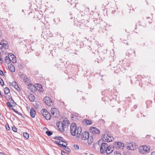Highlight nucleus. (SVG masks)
<instances>
[{"label":"nucleus","instance_id":"5701e85b","mask_svg":"<svg viewBox=\"0 0 155 155\" xmlns=\"http://www.w3.org/2000/svg\"><path fill=\"white\" fill-rule=\"evenodd\" d=\"M101 148H103L104 149L107 150V149L108 148V145L107 143H102L101 146Z\"/></svg>","mask_w":155,"mask_h":155},{"label":"nucleus","instance_id":"2eb2a0df","mask_svg":"<svg viewBox=\"0 0 155 155\" xmlns=\"http://www.w3.org/2000/svg\"><path fill=\"white\" fill-rule=\"evenodd\" d=\"M30 114L32 118H34L36 115V111L35 109L33 107L31 108L30 109Z\"/></svg>","mask_w":155,"mask_h":155},{"label":"nucleus","instance_id":"f3484780","mask_svg":"<svg viewBox=\"0 0 155 155\" xmlns=\"http://www.w3.org/2000/svg\"><path fill=\"white\" fill-rule=\"evenodd\" d=\"M9 70L12 72H14L15 71V68L14 65L12 64H10L8 66Z\"/></svg>","mask_w":155,"mask_h":155},{"label":"nucleus","instance_id":"4468645a","mask_svg":"<svg viewBox=\"0 0 155 155\" xmlns=\"http://www.w3.org/2000/svg\"><path fill=\"white\" fill-rule=\"evenodd\" d=\"M2 49L4 48L5 49H7L8 48V45L7 42L5 39L2 41Z\"/></svg>","mask_w":155,"mask_h":155},{"label":"nucleus","instance_id":"69168bd1","mask_svg":"<svg viewBox=\"0 0 155 155\" xmlns=\"http://www.w3.org/2000/svg\"><path fill=\"white\" fill-rule=\"evenodd\" d=\"M2 35V34L1 33V32H0V37H1Z\"/></svg>","mask_w":155,"mask_h":155},{"label":"nucleus","instance_id":"b1692460","mask_svg":"<svg viewBox=\"0 0 155 155\" xmlns=\"http://www.w3.org/2000/svg\"><path fill=\"white\" fill-rule=\"evenodd\" d=\"M57 112V109L56 108H53V109H52H52L51 110V114L52 115H54V116L55 117H56V116H55L54 115V114L55 113L56 114H57V113H56Z\"/></svg>","mask_w":155,"mask_h":155},{"label":"nucleus","instance_id":"c756f323","mask_svg":"<svg viewBox=\"0 0 155 155\" xmlns=\"http://www.w3.org/2000/svg\"><path fill=\"white\" fill-rule=\"evenodd\" d=\"M10 92V90L8 87H6L4 89V92L5 94H7Z\"/></svg>","mask_w":155,"mask_h":155},{"label":"nucleus","instance_id":"338daca9","mask_svg":"<svg viewBox=\"0 0 155 155\" xmlns=\"http://www.w3.org/2000/svg\"><path fill=\"white\" fill-rule=\"evenodd\" d=\"M77 93H78L79 92V90H77Z\"/></svg>","mask_w":155,"mask_h":155},{"label":"nucleus","instance_id":"f8f14e48","mask_svg":"<svg viewBox=\"0 0 155 155\" xmlns=\"http://www.w3.org/2000/svg\"><path fill=\"white\" fill-rule=\"evenodd\" d=\"M57 126L58 128L61 132H63L64 131V125H61V123L60 122H58L56 123Z\"/></svg>","mask_w":155,"mask_h":155},{"label":"nucleus","instance_id":"680f3d73","mask_svg":"<svg viewBox=\"0 0 155 155\" xmlns=\"http://www.w3.org/2000/svg\"><path fill=\"white\" fill-rule=\"evenodd\" d=\"M0 95L2 97H3V95H2V93H1V91H0Z\"/></svg>","mask_w":155,"mask_h":155},{"label":"nucleus","instance_id":"e2e57ef3","mask_svg":"<svg viewBox=\"0 0 155 155\" xmlns=\"http://www.w3.org/2000/svg\"><path fill=\"white\" fill-rule=\"evenodd\" d=\"M10 99L11 100V101H12V102L14 101V100L12 99V97H11V99Z\"/></svg>","mask_w":155,"mask_h":155},{"label":"nucleus","instance_id":"de8ad7c7","mask_svg":"<svg viewBox=\"0 0 155 155\" xmlns=\"http://www.w3.org/2000/svg\"><path fill=\"white\" fill-rule=\"evenodd\" d=\"M123 43L126 45H128V42L126 39H124L123 41Z\"/></svg>","mask_w":155,"mask_h":155},{"label":"nucleus","instance_id":"58836bf2","mask_svg":"<svg viewBox=\"0 0 155 155\" xmlns=\"http://www.w3.org/2000/svg\"><path fill=\"white\" fill-rule=\"evenodd\" d=\"M61 154L62 155H69L68 154L66 153L64 151L62 150L61 151Z\"/></svg>","mask_w":155,"mask_h":155},{"label":"nucleus","instance_id":"f03ea898","mask_svg":"<svg viewBox=\"0 0 155 155\" xmlns=\"http://www.w3.org/2000/svg\"><path fill=\"white\" fill-rule=\"evenodd\" d=\"M139 150L140 153L144 154L148 153L150 151V147L148 146L143 145L139 147Z\"/></svg>","mask_w":155,"mask_h":155},{"label":"nucleus","instance_id":"a18cd8bd","mask_svg":"<svg viewBox=\"0 0 155 155\" xmlns=\"http://www.w3.org/2000/svg\"><path fill=\"white\" fill-rule=\"evenodd\" d=\"M107 136V135L106 134H104L102 136V137L103 138V140L104 141H105V140H104L105 139H106V137Z\"/></svg>","mask_w":155,"mask_h":155},{"label":"nucleus","instance_id":"79ce46f5","mask_svg":"<svg viewBox=\"0 0 155 155\" xmlns=\"http://www.w3.org/2000/svg\"><path fill=\"white\" fill-rule=\"evenodd\" d=\"M12 130L15 132H16L17 131V129L15 126L12 127Z\"/></svg>","mask_w":155,"mask_h":155},{"label":"nucleus","instance_id":"603ef678","mask_svg":"<svg viewBox=\"0 0 155 155\" xmlns=\"http://www.w3.org/2000/svg\"><path fill=\"white\" fill-rule=\"evenodd\" d=\"M12 110H13L14 112H15V113H17V112H18V111H17V110H15V109H14V108H12Z\"/></svg>","mask_w":155,"mask_h":155},{"label":"nucleus","instance_id":"c03bdc74","mask_svg":"<svg viewBox=\"0 0 155 155\" xmlns=\"http://www.w3.org/2000/svg\"><path fill=\"white\" fill-rule=\"evenodd\" d=\"M7 105L10 108L11 107H12V106L11 104L9 102H7L6 103Z\"/></svg>","mask_w":155,"mask_h":155},{"label":"nucleus","instance_id":"393cba45","mask_svg":"<svg viewBox=\"0 0 155 155\" xmlns=\"http://www.w3.org/2000/svg\"><path fill=\"white\" fill-rule=\"evenodd\" d=\"M41 113L42 114L43 116H44L47 114L48 113V112L45 109H43L41 111Z\"/></svg>","mask_w":155,"mask_h":155},{"label":"nucleus","instance_id":"bf43d9fd","mask_svg":"<svg viewBox=\"0 0 155 155\" xmlns=\"http://www.w3.org/2000/svg\"><path fill=\"white\" fill-rule=\"evenodd\" d=\"M0 155H6V154L0 152Z\"/></svg>","mask_w":155,"mask_h":155},{"label":"nucleus","instance_id":"ddd939ff","mask_svg":"<svg viewBox=\"0 0 155 155\" xmlns=\"http://www.w3.org/2000/svg\"><path fill=\"white\" fill-rule=\"evenodd\" d=\"M61 125H64L65 127H66L68 126L70 124V123L68 119L67 118H65L64 119L62 122L61 123Z\"/></svg>","mask_w":155,"mask_h":155},{"label":"nucleus","instance_id":"9b49d317","mask_svg":"<svg viewBox=\"0 0 155 155\" xmlns=\"http://www.w3.org/2000/svg\"><path fill=\"white\" fill-rule=\"evenodd\" d=\"M106 139H105V141L108 142L112 141L114 140L113 137L111 136L110 134H107V136L106 137Z\"/></svg>","mask_w":155,"mask_h":155},{"label":"nucleus","instance_id":"13d9d810","mask_svg":"<svg viewBox=\"0 0 155 155\" xmlns=\"http://www.w3.org/2000/svg\"><path fill=\"white\" fill-rule=\"evenodd\" d=\"M151 155H155V152H152Z\"/></svg>","mask_w":155,"mask_h":155},{"label":"nucleus","instance_id":"49530a36","mask_svg":"<svg viewBox=\"0 0 155 155\" xmlns=\"http://www.w3.org/2000/svg\"><path fill=\"white\" fill-rule=\"evenodd\" d=\"M5 98L8 101H10V99H11V97H10V96H9L8 95L6 96Z\"/></svg>","mask_w":155,"mask_h":155},{"label":"nucleus","instance_id":"0eeeda50","mask_svg":"<svg viewBox=\"0 0 155 155\" xmlns=\"http://www.w3.org/2000/svg\"><path fill=\"white\" fill-rule=\"evenodd\" d=\"M102 55H103V53L100 54L98 53H97L96 54V57L97 60V61L98 63L101 62L104 59V58L102 56Z\"/></svg>","mask_w":155,"mask_h":155},{"label":"nucleus","instance_id":"09e8293b","mask_svg":"<svg viewBox=\"0 0 155 155\" xmlns=\"http://www.w3.org/2000/svg\"><path fill=\"white\" fill-rule=\"evenodd\" d=\"M115 155H120V153L118 151H116L114 153Z\"/></svg>","mask_w":155,"mask_h":155},{"label":"nucleus","instance_id":"473e14b6","mask_svg":"<svg viewBox=\"0 0 155 155\" xmlns=\"http://www.w3.org/2000/svg\"><path fill=\"white\" fill-rule=\"evenodd\" d=\"M23 135L24 136V137L27 139H28L29 137V134L27 133L26 132L23 133Z\"/></svg>","mask_w":155,"mask_h":155},{"label":"nucleus","instance_id":"9d476101","mask_svg":"<svg viewBox=\"0 0 155 155\" xmlns=\"http://www.w3.org/2000/svg\"><path fill=\"white\" fill-rule=\"evenodd\" d=\"M28 89L32 92H34L37 89V87L32 84H28Z\"/></svg>","mask_w":155,"mask_h":155},{"label":"nucleus","instance_id":"774afa93","mask_svg":"<svg viewBox=\"0 0 155 155\" xmlns=\"http://www.w3.org/2000/svg\"><path fill=\"white\" fill-rule=\"evenodd\" d=\"M90 155H93V154H91Z\"/></svg>","mask_w":155,"mask_h":155},{"label":"nucleus","instance_id":"39448f33","mask_svg":"<svg viewBox=\"0 0 155 155\" xmlns=\"http://www.w3.org/2000/svg\"><path fill=\"white\" fill-rule=\"evenodd\" d=\"M43 101L45 104L48 106H51V105L53 104L52 102L51 98L48 97H45Z\"/></svg>","mask_w":155,"mask_h":155},{"label":"nucleus","instance_id":"4be33fe9","mask_svg":"<svg viewBox=\"0 0 155 155\" xmlns=\"http://www.w3.org/2000/svg\"><path fill=\"white\" fill-rule=\"evenodd\" d=\"M47 120H50L51 118V114L48 112V114H46V115L44 116H43Z\"/></svg>","mask_w":155,"mask_h":155},{"label":"nucleus","instance_id":"dca6fc26","mask_svg":"<svg viewBox=\"0 0 155 155\" xmlns=\"http://www.w3.org/2000/svg\"><path fill=\"white\" fill-rule=\"evenodd\" d=\"M11 84L18 91H21V90L20 88L18 89V88H19V87L15 81H13Z\"/></svg>","mask_w":155,"mask_h":155},{"label":"nucleus","instance_id":"864d4df0","mask_svg":"<svg viewBox=\"0 0 155 155\" xmlns=\"http://www.w3.org/2000/svg\"><path fill=\"white\" fill-rule=\"evenodd\" d=\"M12 110H13L14 112H15V113H17V112H18V111H17V110H15V109H14V108H12Z\"/></svg>","mask_w":155,"mask_h":155},{"label":"nucleus","instance_id":"052dcab7","mask_svg":"<svg viewBox=\"0 0 155 155\" xmlns=\"http://www.w3.org/2000/svg\"><path fill=\"white\" fill-rule=\"evenodd\" d=\"M12 104L13 105L15 106V105L16 104V103L14 102V101H13Z\"/></svg>","mask_w":155,"mask_h":155},{"label":"nucleus","instance_id":"20e7f679","mask_svg":"<svg viewBox=\"0 0 155 155\" xmlns=\"http://www.w3.org/2000/svg\"><path fill=\"white\" fill-rule=\"evenodd\" d=\"M124 144L120 141L116 142L114 144V148L116 149H123L124 147Z\"/></svg>","mask_w":155,"mask_h":155},{"label":"nucleus","instance_id":"2f4dec72","mask_svg":"<svg viewBox=\"0 0 155 155\" xmlns=\"http://www.w3.org/2000/svg\"><path fill=\"white\" fill-rule=\"evenodd\" d=\"M107 151L106 150H105L103 148H102L101 147V146L100 149V152L102 153H105L106 151Z\"/></svg>","mask_w":155,"mask_h":155},{"label":"nucleus","instance_id":"aec40b11","mask_svg":"<svg viewBox=\"0 0 155 155\" xmlns=\"http://www.w3.org/2000/svg\"><path fill=\"white\" fill-rule=\"evenodd\" d=\"M24 80L25 82L28 85V84H31L30 83L31 81L30 79L27 77H25L24 78Z\"/></svg>","mask_w":155,"mask_h":155},{"label":"nucleus","instance_id":"6ab92c4d","mask_svg":"<svg viewBox=\"0 0 155 155\" xmlns=\"http://www.w3.org/2000/svg\"><path fill=\"white\" fill-rule=\"evenodd\" d=\"M133 51H134L133 53L134 54V56L136 57V55H135V51H134V50L133 51H131V49L130 50H129L128 52L126 53V55L128 56V57H130L132 55V54L133 53L132 52Z\"/></svg>","mask_w":155,"mask_h":155},{"label":"nucleus","instance_id":"4d7b16f0","mask_svg":"<svg viewBox=\"0 0 155 155\" xmlns=\"http://www.w3.org/2000/svg\"><path fill=\"white\" fill-rule=\"evenodd\" d=\"M105 152L106 153V154H109L111 153L112 152H111V151H110L109 152L107 151H106Z\"/></svg>","mask_w":155,"mask_h":155},{"label":"nucleus","instance_id":"5fc2aeb1","mask_svg":"<svg viewBox=\"0 0 155 155\" xmlns=\"http://www.w3.org/2000/svg\"><path fill=\"white\" fill-rule=\"evenodd\" d=\"M2 42H0V49H2Z\"/></svg>","mask_w":155,"mask_h":155},{"label":"nucleus","instance_id":"412c9836","mask_svg":"<svg viewBox=\"0 0 155 155\" xmlns=\"http://www.w3.org/2000/svg\"><path fill=\"white\" fill-rule=\"evenodd\" d=\"M114 145H110L108 146V148L107 149V150L110 151L111 150V152H112L114 150Z\"/></svg>","mask_w":155,"mask_h":155},{"label":"nucleus","instance_id":"c85d7f7f","mask_svg":"<svg viewBox=\"0 0 155 155\" xmlns=\"http://www.w3.org/2000/svg\"><path fill=\"white\" fill-rule=\"evenodd\" d=\"M83 122L87 125H91L92 124V121L89 120L84 119L83 120Z\"/></svg>","mask_w":155,"mask_h":155},{"label":"nucleus","instance_id":"0e129e2a","mask_svg":"<svg viewBox=\"0 0 155 155\" xmlns=\"http://www.w3.org/2000/svg\"><path fill=\"white\" fill-rule=\"evenodd\" d=\"M120 110V108H119L118 109V112H119Z\"/></svg>","mask_w":155,"mask_h":155},{"label":"nucleus","instance_id":"6e6552de","mask_svg":"<svg viewBox=\"0 0 155 155\" xmlns=\"http://www.w3.org/2000/svg\"><path fill=\"white\" fill-rule=\"evenodd\" d=\"M90 131L93 134H98L100 132L99 130L96 127H92L90 128Z\"/></svg>","mask_w":155,"mask_h":155},{"label":"nucleus","instance_id":"a19ab883","mask_svg":"<svg viewBox=\"0 0 155 155\" xmlns=\"http://www.w3.org/2000/svg\"><path fill=\"white\" fill-rule=\"evenodd\" d=\"M54 138L55 139L59 140H61V139H63V138L60 136H56Z\"/></svg>","mask_w":155,"mask_h":155},{"label":"nucleus","instance_id":"7c9ffc66","mask_svg":"<svg viewBox=\"0 0 155 155\" xmlns=\"http://www.w3.org/2000/svg\"><path fill=\"white\" fill-rule=\"evenodd\" d=\"M10 58L11 57L9 56L8 55V56H6L5 58V62L7 63L8 61H10Z\"/></svg>","mask_w":155,"mask_h":155},{"label":"nucleus","instance_id":"e433bc0d","mask_svg":"<svg viewBox=\"0 0 155 155\" xmlns=\"http://www.w3.org/2000/svg\"><path fill=\"white\" fill-rule=\"evenodd\" d=\"M0 84L2 86H3L4 84V82L3 79L0 77Z\"/></svg>","mask_w":155,"mask_h":155},{"label":"nucleus","instance_id":"cd10ccee","mask_svg":"<svg viewBox=\"0 0 155 155\" xmlns=\"http://www.w3.org/2000/svg\"><path fill=\"white\" fill-rule=\"evenodd\" d=\"M87 140H88V143L89 144H91L93 141V136H91V137H89V138Z\"/></svg>","mask_w":155,"mask_h":155},{"label":"nucleus","instance_id":"423d86ee","mask_svg":"<svg viewBox=\"0 0 155 155\" xmlns=\"http://www.w3.org/2000/svg\"><path fill=\"white\" fill-rule=\"evenodd\" d=\"M82 139L83 140H87L89 137V134L88 131L83 132L81 135Z\"/></svg>","mask_w":155,"mask_h":155},{"label":"nucleus","instance_id":"f257e3e1","mask_svg":"<svg viewBox=\"0 0 155 155\" xmlns=\"http://www.w3.org/2000/svg\"><path fill=\"white\" fill-rule=\"evenodd\" d=\"M82 131L81 128L80 127H78L76 124L73 123L70 125V132L71 135L74 136L76 134L78 137L81 136Z\"/></svg>","mask_w":155,"mask_h":155},{"label":"nucleus","instance_id":"a878e982","mask_svg":"<svg viewBox=\"0 0 155 155\" xmlns=\"http://www.w3.org/2000/svg\"><path fill=\"white\" fill-rule=\"evenodd\" d=\"M28 97L30 100L32 101H35V96L32 94H30L28 96Z\"/></svg>","mask_w":155,"mask_h":155},{"label":"nucleus","instance_id":"f704fd0d","mask_svg":"<svg viewBox=\"0 0 155 155\" xmlns=\"http://www.w3.org/2000/svg\"><path fill=\"white\" fill-rule=\"evenodd\" d=\"M114 72L115 73L118 74V73H122V72L120 70V69H117L116 70H114Z\"/></svg>","mask_w":155,"mask_h":155},{"label":"nucleus","instance_id":"7ed1b4c3","mask_svg":"<svg viewBox=\"0 0 155 155\" xmlns=\"http://www.w3.org/2000/svg\"><path fill=\"white\" fill-rule=\"evenodd\" d=\"M126 146L127 149L131 150H134L137 147L136 143H134L133 144V142H132V143H131V142L127 143L126 144Z\"/></svg>","mask_w":155,"mask_h":155},{"label":"nucleus","instance_id":"72a5a7b5","mask_svg":"<svg viewBox=\"0 0 155 155\" xmlns=\"http://www.w3.org/2000/svg\"><path fill=\"white\" fill-rule=\"evenodd\" d=\"M46 134L48 136H50L52 134V132L49 130H47L46 132Z\"/></svg>","mask_w":155,"mask_h":155},{"label":"nucleus","instance_id":"4c0bfd02","mask_svg":"<svg viewBox=\"0 0 155 155\" xmlns=\"http://www.w3.org/2000/svg\"><path fill=\"white\" fill-rule=\"evenodd\" d=\"M62 140H58L57 141H55V143L56 144L58 145L60 147V144H61V142Z\"/></svg>","mask_w":155,"mask_h":155},{"label":"nucleus","instance_id":"c9c22d12","mask_svg":"<svg viewBox=\"0 0 155 155\" xmlns=\"http://www.w3.org/2000/svg\"><path fill=\"white\" fill-rule=\"evenodd\" d=\"M66 151L68 152H70L71 150L70 148H68L67 147H66L63 148Z\"/></svg>","mask_w":155,"mask_h":155},{"label":"nucleus","instance_id":"bb28decb","mask_svg":"<svg viewBox=\"0 0 155 155\" xmlns=\"http://www.w3.org/2000/svg\"><path fill=\"white\" fill-rule=\"evenodd\" d=\"M61 142L64 143V144L63 143L60 144V147H67V146L68 144V143L67 142L62 140H61Z\"/></svg>","mask_w":155,"mask_h":155},{"label":"nucleus","instance_id":"a211bd4d","mask_svg":"<svg viewBox=\"0 0 155 155\" xmlns=\"http://www.w3.org/2000/svg\"><path fill=\"white\" fill-rule=\"evenodd\" d=\"M37 89L39 91L41 92H42L43 91V89L42 86L39 84H36Z\"/></svg>","mask_w":155,"mask_h":155},{"label":"nucleus","instance_id":"37998d69","mask_svg":"<svg viewBox=\"0 0 155 155\" xmlns=\"http://www.w3.org/2000/svg\"><path fill=\"white\" fill-rule=\"evenodd\" d=\"M74 147L75 149L76 150H78L79 149V147L78 145H76V144H74Z\"/></svg>","mask_w":155,"mask_h":155},{"label":"nucleus","instance_id":"ea45409f","mask_svg":"<svg viewBox=\"0 0 155 155\" xmlns=\"http://www.w3.org/2000/svg\"><path fill=\"white\" fill-rule=\"evenodd\" d=\"M71 118L72 120H75V119H76V117L73 114H71Z\"/></svg>","mask_w":155,"mask_h":155},{"label":"nucleus","instance_id":"3c124183","mask_svg":"<svg viewBox=\"0 0 155 155\" xmlns=\"http://www.w3.org/2000/svg\"><path fill=\"white\" fill-rule=\"evenodd\" d=\"M0 75L2 76L4 75L3 72L1 69H0Z\"/></svg>","mask_w":155,"mask_h":155},{"label":"nucleus","instance_id":"6e6d98bb","mask_svg":"<svg viewBox=\"0 0 155 155\" xmlns=\"http://www.w3.org/2000/svg\"><path fill=\"white\" fill-rule=\"evenodd\" d=\"M17 114H18L19 115L22 116V114L21 113L18 112H18L17 113Z\"/></svg>","mask_w":155,"mask_h":155},{"label":"nucleus","instance_id":"1a4fd4ad","mask_svg":"<svg viewBox=\"0 0 155 155\" xmlns=\"http://www.w3.org/2000/svg\"><path fill=\"white\" fill-rule=\"evenodd\" d=\"M8 55L11 57L10 61L13 63H15L16 62V57L12 53H10L8 54Z\"/></svg>","mask_w":155,"mask_h":155},{"label":"nucleus","instance_id":"8fccbe9b","mask_svg":"<svg viewBox=\"0 0 155 155\" xmlns=\"http://www.w3.org/2000/svg\"><path fill=\"white\" fill-rule=\"evenodd\" d=\"M6 129L8 130H9L10 129V127H9L8 124H6Z\"/></svg>","mask_w":155,"mask_h":155}]
</instances>
